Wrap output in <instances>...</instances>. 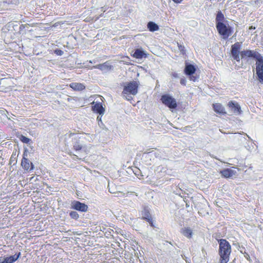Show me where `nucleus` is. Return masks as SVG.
I'll return each mask as SVG.
<instances>
[{
	"instance_id": "obj_1",
	"label": "nucleus",
	"mask_w": 263,
	"mask_h": 263,
	"mask_svg": "<svg viewBox=\"0 0 263 263\" xmlns=\"http://www.w3.org/2000/svg\"><path fill=\"white\" fill-rule=\"evenodd\" d=\"M219 254L220 257V263H227L229 260V256L231 252V245L226 239L219 241Z\"/></svg>"
},
{
	"instance_id": "obj_2",
	"label": "nucleus",
	"mask_w": 263,
	"mask_h": 263,
	"mask_svg": "<svg viewBox=\"0 0 263 263\" xmlns=\"http://www.w3.org/2000/svg\"><path fill=\"white\" fill-rule=\"evenodd\" d=\"M138 83L136 81H132L127 84L123 89L122 96L127 100H130L132 97L129 94L135 95L138 92Z\"/></svg>"
},
{
	"instance_id": "obj_3",
	"label": "nucleus",
	"mask_w": 263,
	"mask_h": 263,
	"mask_svg": "<svg viewBox=\"0 0 263 263\" xmlns=\"http://www.w3.org/2000/svg\"><path fill=\"white\" fill-rule=\"evenodd\" d=\"M256 71L257 75V79L260 83H263V58L259 54L255 59Z\"/></svg>"
},
{
	"instance_id": "obj_4",
	"label": "nucleus",
	"mask_w": 263,
	"mask_h": 263,
	"mask_svg": "<svg viewBox=\"0 0 263 263\" xmlns=\"http://www.w3.org/2000/svg\"><path fill=\"white\" fill-rule=\"evenodd\" d=\"M216 28L219 33L223 36L224 39L228 38L232 34V28L227 27L223 23H216Z\"/></svg>"
},
{
	"instance_id": "obj_5",
	"label": "nucleus",
	"mask_w": 263,
	"mask_h": 263,
	"mask_svg": "<svg viewBox=\"0 0 263 263\" xmlns=\"http://www.w3.org/2000/svg\"><path fill=\"white\" fill-rule=\"evenodd\" d=\"M73 147L76 151H82L85 153L87 151V147L83 144V138L76 135L73 139Z\"/></svg>"
},
{
	"instance_id": "obj_6",
	"label": "nucleus",
	"mask_w": 263,
	"mask_h": 263,
	"mask_svg": "<svg viewBox=\"0 0 263 263\" xmlns=\"http://www.w3.org/2000/svg\"><path fill=\"white\" fill-rule=\"evenodd\" d=\"M162 102L170 109H175L177 105V102L174 98L168 95H164L161 97Z\"/></svg>"
},
{
	"instance_id": "obj_7",
	"label": "nucleus",
	"mask_w": 263,
	"mask_h": 263,
	"mask_svg": "<svg viewBox=\"0 0 263 263\" xmlns=\"http://www.w3.org/2000/svg\"><path fill=\"white\" fill-rule=\"evenodd\" d=\"M241 45L240 43L237 42L231 46V53L232 57L237 62L240 61L239 57V50L240 49Z\"/></svg>"
},
{
	"instance_id": "obj_8",
	"label": "nucleus",
	"mask_w": 263,
	"mask_h": 263,
	"mask_svg": "<svg viewBox=\"0 0 263 263\" xmlns=\"http://www.w3.org/2000/svg\"><path fill=\"white\" fill-rule=\"evenodd\" d=\"M71 205L72 209L82 212H87L88 208L86 204L78 201H73Z\"/></svg>"
},
{
	"instance_id": "obj_9",
	"label": "nucleus",
	"mask_w": 263,
	"mask_h": 263,
	"mask_svg": "<svg viewBox=\"0 0 263 263\" xmlns=\"http://www.w3.org/2000/svg\"><path fill=\"white\" fill-rule=\"evenodd\" d=\"M228 106L231 109L232 113L235 115H238L241 114V107L237 102L234 101H230Z\"/></svg>"
},
{
	"instance_id": "obj_10",
	"label": "nucleus",
	"mask_w": 263,
	"mask_h": 263,
	"mask_svg": "<svg viewBox=\"0 0 263 263\" xmlns=\"http://www.w3.org/2000/svg\"><path fill=\"white\" fill-rule=\"evenodd\" d=\"M21 165L25 170L27 171H31L34 168L32 163L25 157V154H24V157L22 160Z\"/></svg>"
},
{
	"instance_id": "obj_11",
	"label": "nucleus",
	"mask_w": 263,
	"mask_h": 263,
	"mask_svg": "<svg viewBox=\"0 0 263 263\" xmlns=\"http://www.w3.org/2000/svg\"><path fill=\"white\" fill-rule=\"evenodd\" d=\"M21 255V253L5 257L3 259L0 257V263H13L17 260Z\"/></svg>"
},
{
	"instance_id": "obj_12",
	"label": "nucleus",
	"mask_w": 263,
	"mask_h": 263,
	"mask_svg": "<svg viewBox=\"0 0 263 263\" xmlns=\"http://www.w3.org/2000/svg\"><path fill=\"white\" fill-rule=\"evenodd\" d=\"M241 58H243L245 57H249V58H254L255 59L256 58V57L259 55V53L256 52V51L250 50H243L240 53Z\"/></svg>"
},
{
	"instance_id": "obj_13",
	"label": "nucleus",
	"mask_w": 263,
	"mask_h": 263,
	"mask_svg": "<svg viewBox=\"0 0 263 263\" xmlns=\"http://www.w3.org/2000/svg\"><path fill=\"white\" fill-rule=\"evenodd\" d=\"M93 67L94 68L99 69L104 72H107L111 69L112 66L110 64L109 62H106L103 64L94 66Z\"/></svg>"
},
{
	"instance_id": "obj_14",
	"label": "nucleus",
	"mask_w": 263,
	"mask_h": 263,
	"mask_svg": "<svg viewBox=\"0 0 263 263\" xmlns=\"http://www.w3.org/2000/svg\"><path fill=\"white\" fill-rule=\"evenodd\" d=\"M93 106H92L93 111L99 114L100 115H103L105 112V109L102 106L101 103H92Z\"/></svg>"
},
{
	"instance_id": "obj_15",
	"label": "nucleus",
	"mask_w": 263,
	"mask_h": 263,
	"mask_svg": "<svg viewBox=\"0 0 263 263\" xmlns=\"http://www.w3.org/2000/svg\"><path fill=\"white\" fill-rule=\"evenodd\" d=\"M142 214L143 218L146 219L151 225V226H153V219L151 217V215L149 213V210L147 207H145L143 210L142 212Z\"/></svg>"
},
{
	"instance_id": "obj_16",
	"label": "nucleus",
	"mask_w": 263,
	"mask_h": 263,
	"mask_svg": "<svg viewBox=\"0 0 263 263\" xmlns=\"http://www.w3.org/2000/svg\"><path fill=\"white\" fill-rule=\"evenodd\" d=\"M236 171L231 168H227L221 171L222 176L226 178H230L235 175Z\"/></svg>"
},
{
	"instance_id": "obj_17",
	"label": "nucleus",
	"mask_w": 263,
	"mask_h": 263,
	"mask_svg": "<svg viewBox=\"0 0 263 263\" xmlns=\"http://www.w3.org/2000/svg\"><path fill=\"white\" fill-rule=\"evenodd\" d=\"M196 68L193 65L186 64L184 68V73L187 76L192 75L195 73Z\"/></svg>"
},
{
	"instance_id": "obj_18",
	"label": "nucleus",
	"mask_w": 263,
	"mask_h": 263,
	"mask_svg": "<svg viewBox=\"0 0 263 263\" xmlns=\"http://www.w3.org/2000/svg\"><path fill=\"white\" fill-rule=\"evenodd\" d=\"M181 233L187 238H191L193 235V231L190 227H184L181 229Z\"/></svg>"
},
{
	"instance_id": "obj_19",
	"label": "nucleus",
	"mask_w": 263,
	"mask_h": 263,
	"mask_svg": "<svg viewBox=\"0 0 263 263\" xmlns=\"http://www.w3.org/2000/svg\"><path fill=\"white\" fill-rule=\"evenodd\" d=\"M213 106L215 112L221 114H226L224 108L221 104H213Z\"/></svg>"
},
{
	"instance_id": "obj_20",
	"label": "nucleus",
	"mask_w": 263,
	"mask_h": 263,
	"mask_svg": "<svg viewBox=\"0 0 263 263\" xmlns=\"http://www.w3.org/2000/svg\"><path fill=\"white\" fill-rule=\"evenodd\" d=\"M133 57L136 59H142L143 57H146V53L141 49H137L135 50Z\"/></svg>"
},
{
	"instance_id": "obj_21",
	"label": "nucleus",
	"mask_w": 263,
	"mask_h": 263,
	"mask_svg": "<svg viewBox=\"0 0 263 263\" xmlns=\"http://www.w3.org/2000/svg\"><path fill=\"white\" fill-rule=\"evenodd\" d=\"M70 86L73 89L79 91L82 90L85 88L83 84L78 83H72L70 84Z\"/></svg>"
},
{
	"instance_id": "obj_22",
	"label": "nucleus",
	"mask_w": 263,
	"mask_h": 263,
	"mask_svg": "<svg viewBox=\"0 0 263 263\" xmlns=\"http://www.w3.org/2000/svg\"><path fill=\"white\" fill-rule=\"evenodd\" d=\"M147 28L151 32H154L159 30V26L153 22H149L148 23Z\"/></svg>"
},
{
	"instance_id": "obj_23",
	"label": "nucleus",
	"mask_w": 263,
	"mask_h": 263,
	"mask_svg": "<svg viewBox=\"0 0 263 263\" xmlns=\"http://www.w3.org/2000/svg\"><path fill=\"white\" fill-rule=\"evenodd\" d=\"M224 19V16L223 14L222 13V12L220 11H219L217 14L216 17V21L217 23H222Z\"/></svg>"
},
{
	"instance_id": "obj_24",
	"label": "nucleus",
	"mask_w": 263,
	"mask_h": 263,
	"mask_svg": "<svg viewBox=\"0 0 263 263\" xmlns=\"http://www.w3.org/2000/svg\"><path fill=\"white\" fill-rule=\"evenodd\" d=\"M70 217L74 219H78L79 217L78 213L76 211H71L69 213Z\"/></svg>"
},
{
	"instance_id": "obj_25",
	"label": "nucleus",
	"mask_w": 263,
	"mask_h": 263,
	"mask_svg": "<svg viewBox=\"0 0 263 263\" xmlns=\"http://www.w3.org/2000/svg\"><path fill=\"white\" fill-rule=\"evenodd\" d=\"M20 140L23 143H29V142L30 141V139L23 135H21L20 138Z\"/></svg>"
},
{
	"instance_id": "obj_26",
	"label": "nucleus",
	"mask_w": 263,
	"mask_h": 263,
	"mask_svg": "<svg viewBox=\"0 0 263 263\" xmlns=\"http://www.w3.org/2000/svg\"><path fill=\"white\" fill-rule=\"evenodd\" d=\"M189 76H190V80L194 82L196 81L199 78V77L197 76V74H195V73L192 75H189Z\"/></svg>"
},
{
	"instance_id": "obj_27",
	"label": "nucleus",
	"mask_w": 263,
	"mask_h": 263,
	"mask_svg": "<svg viewBox=\"0 0 263 263\" xmlns=\"http://www.w3.org/2000/svg\"><path fill=\"white\" fill-rule=\"evenodd\" d=\"M178 48H179V50H180V51L182 54H184L185 53L184 47L183 46H182L181 45H179L178 44Z\"/></svg>"
},
{
	"instance_id": "obj_28",
	"label": "nucleus",
	"mask_w": 263,
	"mask_h": 263,
	"mask_svg": "<svg viewBox=\"0 0 263 263\" xmlns=\"http://www.w3.org/2000/svg\"><path fill=\"white\" fill-rule=\"evenodd\" d=\"M134 172L135 174L138 177H139L140 175L141 176H143V175H141L140 170L138 168H136L135 171H134Z\"/></svg>"
},
{
	"instance_id": "obj_29",
	"label": "nucleus",
	"mask_w": 263,
	"mask_h": 263,
	"mask_svg": "<svg viewBox=\"0 0 263 263\" xmlns=\"http://www.w3.org/2000/svg\"><path fill=\"white\" fill-rule=\"evenodd\" d=\"M180 82L181 84L185 85L186 84V80L184 78H182Z\"/></svg>"
},
{
	"instance_id": "obj_30",
	"label": "nucleus",
	"mask_w": 263,
	"mask_h": 263,
	"mask_svg": "<svg viewBox=\"0 0 263 263\" xmlns=\"http://www.w3.org/2000/svg\"><path fill=\"white\" fill-rule=\"evenodd\" d=\"M245 257H246V258H247L248 260L249 259V258H250V256L247 253H245Z\"/></svg>"
},
{
	"instance_id": "obj_31",
	"label": "nucleus",
	"mask_w": 263,
	"mask_h": 263,
	"mask_svg": "<svg viewBox=\"0 0 263 263\" xmlns=\"http://www.w3.org/2000/svg\"><path fill=\"white\" fill-rule=\"evenodd\" d=\"M173 1L174 2L177 3H179L182 1V0H173Z\"/></svg>"
},
{
	"instance_id": "obj_32",
	"label": "nucleus",
	"mask_w": 263,
	"mask_h": 263,
	"mask_svg": "<svg viewBox=\"0 0 263 263\" xmlns=\"http://www.w3.org/2000/svg\"><path fill=\"white\" fill-rule=\"evenodd\" d=\"M79 159V158H78V156H76V155H74V158H73V159H74V160H76V159Z\"/></svg>"
},
{
	"instance_id": "obj_33",
	"label": "nucleus",
	"mask_w": 263,
	"mask_h": 263,
	"mask_svg": "<svg viewBox=\"0 0 263 263\" xmlns=\"http://www.w3.org/2000/svg\"><path fill=\"white\" fill-rule=\"evenodd\" d=\"M62 52H62V51H61V50L59 51V53L60 55H61V54H62Z\"/></svg>"
},
{
	"instance_id": "obj_34",
	"label": "nucleus",
	"mask_w": 263,
	"mask_h": 263,
	"mask_svg": "<svg viewBox=\"0 0 263 263\" xmlns=\"http://www.w3.org/2000/svg\"><path fill=\"white\" fill-rule=\"evenodd\" d=\"M62 52H62V51H61V50L59 51V53L60 55H61V54H62Z\"/></svg>"
},
{
	"instance_id": "obj_35",
	"label": "nucleus",
	"mask_w": 263,
	"mask_h": 263,
	"mask_svg": "<svg viewBox=\"0 0 263 263\" xmlns=\"http://www.w3.org/2000/svg\"><path fill=\"white\" fill-rule=\"evenodd\" d=\"M97 119L100 120V118H99V117H97Z\"/></svg>"
},
{
	"instance_id": "obj_36",
	"label": "nucleus",
	"mask_w": 263,
	"mask_h": 263,
	"mask_svg": "<svg viewBox=\"0 0 263 263\" xmlns=\"http://www.w3.org/2000/svg\"><path fill=\"white\" fill-rule=\"evenodd\" d=\"M97 119L100 120V118H99V117H97Z\"/></svg>"
}]
</instances>
